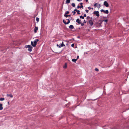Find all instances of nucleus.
<instances>
[{"label":"nucleus","instance_id":"1","mask_svg":"<svg viewBox=\"0 0 129 129\" xmlns=\"http://www.w3.org/2000/svg\"><path fill=\"white\" fill-rule=\"evenodd\" d=\"M25 47L26 48H28V50L29 52H31L32 51L33 47L30 45H26Z\"/></svg>","mask_w":129,"mask_h":129},{"label":"nucleus","instance_id":"2","mask_svg":"<svg viewBox=\"0 0 129 129\" xmlns=\"http://www.w3.org/2000/svg\"><path fill=\"white\" fill-rule=\"evenodd\" d=\"M38 41H34V42H33V41H32L31 43V45L34 47H35L37 44V42Z\"/></svg>","mask_w":129,"mask_h":129},{"label":"nucleus","instance_id":"3","mask_svg":"<svg viewBox=\"0 0 129 129\" xmlns=\"http://www.w3.org/2000/svg\"><path fill=\"white\" fill-rule=\"evenodd\" d=\"M99 12L98 11H95L93 12V14H94L95 15L97 16L98 17L99 16Z\"/></svg>","mask_w":129,"mask_h":129},{"label":"nucleus","instance_id":"4","mask_svg":"<svg viewBox=\"0 0 129 129\" xmlns=\"http://www.w3.org/2000/svg\"><path fill=\"white\" fill-rule=\"evenodd\" d=\"M57 46L59 48H60L62 47H63V46H65V45L63 44V42H62L61 43V44H57Z\"/></svg>","mask_w":129,"mask_h":129},{"label":"nucleus","instance_id":"5","mask_svg":"<svg viewBox=\"0 0 129 129\" xmlns=\"http://www.w3.org/2000/svg\"><path fill=\"white\" fill-rule=\"evenodd\" d=\"M66 20H69V22H66V21H65L63 19V22L65 24H68L70 23V20L69 19H66Z\"/></svg>","mask_w":129,"mask_h":129},{"label":"nucleus","instance_id":"6","mask_svg":"<svg viewBox=\"0 0 129 129\" xmlns=\"http://www.w3.org/2000/svg\"><path fill=\"white\" fill-rule=\"evenodd\" d=\"M101 12H104L106 14H108L109 13V11L108 10H106L105 11L103 9H102L101 10Z\"/></svg>","mask_w":129,"mask_h":129},{"label":"nucleus","instance_id":"7","mask_svg":"<svg viewBox=\"0 0 129 129\" xmlns=\"http://www.w3.org/2000/svg\"><path fill=\"white\" fill-rule=\"evenodd\" d=\"M104 5L106 7H108L109 6L108 3L106 1H105L104 2Z\"/></svg>","mask_w":129,"mask_h":129},{"label":"nucleus","instance_id":"8","mask_svg":"<svg viewBox=\"0 0 129 129\" xmlns=\"http://www.w3.org/2000/svg\"><path fill=\"white\" fill-rule=\"evenodd\" d=\"M76 22L78 24H80L81 23V20L80 19H77L76 20Z\"/></svg>","mask_w":129,"mask_h":129},{"label":"nucleus","instance_id":"9","mask_svg":"<svg viewBox=\"0 0 129 129\" xmlns=\"http://www.w3.org/2000/svg\"><path fill=\"white\" fill-rule=\"evenodd\" d=\"M89 23L90 24L91 26H92L93 24V23L91 20H90L89 21Z\"/></svg>","mask_w":129,"mask_h":129},{"label":"nucleus","instance_id":"10","mask_svg":"<svg viewBox=\"0 0 129 129\" xmlns=\"http://www.w3.org/2000/svg\"><path fill=\"white\" fill-rule=\"evenodd\" d=\"M38 29V27H35L34 29V32L35 33H36L37 32V30Z\"/></svg>","mask_w":129,"mask_h":129},{"label":"nucleus","instance_id":"11","mask_svg":"<svg viewBox=\"0 0 129 129\" xmlns=\"http://www.w3.org/2000/svg\"><path fill=\"white\" fill-rule=\"evenodd\" d=\"M69 28L70 29H73L74 28V27L73 25H70L69 27Z\"/></svg>","mask_w":129,"mask_h":129},{"label":"nucleus","instance_id":"12","mask_svg":"<svg viewBox=\"0 0 129 129\" xmlns=\"http://www.w3.org/2000/svg\"><path fill=\"white\" fill-rule=\"evenodd\" d=\"M74 11H76L77 12V14H80V13H79V12H80V11L79 10H78L76 9H75L74 10Z\"/></svg>","mask_w":129,"mask_h":129},{"label":"nucleus","instance_id":"13","mask_svg":"<svg viewBox=\"0 0 129 129\" xmlns=\"http://www.w3.org/2000/svg\"><path fill=\"white\" fill-rule=\"evenodd\" d=\"M7 96L8 97V96H10V97H11V98H13V95H12V94H7Z\"/></svg>","mask_w":129,"mask_h":129},{"label":"nucleus","instance_id":"14","mask_svg":"<svg viewBox=\"0 0 129 129\" xmlns=\"http://www.w3.org/2000/svg\"><path fill=\"white\" fill-rule=\"evenodd\" d=\"M3 105L2 104H0V109H1V110H2L3 109V107H2Z\"/></svg>","mask_w":129,"mask_h":129},{"label":"nucleus","instance_id":"15","mask_svg":"<svg viewBox=\"0 0 129 129\" xmlns=\"http://www.w3.org/2000/svg\"><path fill=\"white\" fill-rule=\"evenodd\" d=\"M70 0H66V4H68L70 3Z\"/></svg>","mask_w":129,"mask_h":129},{"label":"nucleus","instance_id":"16","mask_svg":"<svg viewBox=\"0 0 129 129\" xmlns=\"http://www.w3.org/2000/svg\"><path fill=\"white\" fill-rule=\"evenodd\" d=\"M77 60V59H72V61L76 62Z\"/></svg>","mask_w":129,"mask_h":129},{"label":"nucleus","instance_id":"17","mask_svg":"<svg viewBox=\"0 0 129 129\" xmlns=\"http://www.w3.org/2000/svg\"><path fill=\"white\" fill-rule=\"evenodd\" d=\"M67 67V64L66 63L64 65L63 67V68H66Z\"/></svg>","mask_w":129,"mask_h":129},{"label":"nucleus","instance_id":"18","mask_svg":"<svg viewBox=\"0 0 129 129\" xmlns=\"http://www.w3.org/2000/svg\"><path fill=\"white\" fill-rule=\"evenodd\" d=\"M101 5L100 4H99L98 5L96 6V7L98 8H100L101 7Z\"/></svg>","mask_w":129,"mask_h":129},{"label":"nucleus","instance_id":"19","mask_svg":"<svg viewBox=\"0 0 129 129\" xmlns=\"http://www.w3.org/2000/svg\"><path fill=\"white\" fill-rule=\"evenodd\" d=\"M72 6L73 7H75V5L74 3H72Z\"/></svg>","mask_w":129,"mask_h":129},{"label":"nucleus","instance_id":"20","mask_svg":"<svg viewBox=\"0 0 129 129\" xmlns=\"http://www.w3.org/2000/svg\"><path fill=\"white\" fill-rule=\"evenodd\" d=\"M5 100V98H0V100L1 101H4Z\"/></svg>","mask_w":129,"mask_h":129},{"label":"nucleus","instance_id":"21","mask_svg":"<svg viewBox=\"0 0 129 129\" xmlns=\"http://www.w3.org/2000/svg\"><path fill=\"white\" fill-rule=\"evenodd\" d=\"M80 18H82L83 19H84V17L83 16H80Z\"/></svg>","mask_w":129,"mask_h":129},{"label":"nucleus","instance_id":"22","mask_svg":"<svg viewBox=\"0 0 129 129\" xmlns=\"http://www.w3.org/2000/svg\"><path fill=\"white\" fill-rule=\"evenodd\" d=\"M36 20L37 22L39 21V19L38 17H37L36 18Z\"/></svg>","mask_w":129,"mask_h":129},{"label":"nucleus","instance_id":"23","mask_svg":"<svg viewBox=\"0 0 129 129\" xmlns=\"http://www.w3.org/2000/svg\"><path fill=\"white\" fill-rule=\"evenodd\" d=\"M108 21V20L107 19H106L105 20H103L102 21H104L106 22H107Z\"/></svg>","mask_w":129,"mask_h":129},{"label":"nucleus","instance_id":"24","mask_svg":"<svg viewBox=\"0 0 129 129\" xmlns=\"http://www.w3.org/2000/svg\"><path fill=\"white\" fill-rule=\"evenodd\" d=\"M69 13V11H66L65 13V14H68Z\"/></svg>","mask_w":129,"mask_h":129},{"label":"nucleus","instance_id":"25","mask_svg":"<svg viewBox=\"0 0 129 129\" xmlns=\"http://www.w3.org/2000/svg\"><path fill=\"white\" fill-rule=\"evenodd\" d=\"M64 16L66 18L68 17V15H67V14H64Z\"/></svg>","mask_w":129,"mask_h":129},{"label":"nucleus","instance_id":"26","mask_svg":"<svg viewBox=\"0 0 129 129\" xmlns=\"http://www.w3.org/2000/svg\"><path fill=\"white\" fill-rule=\"evenodd\" d=\"M76 11H74H74H73L72 12L73 13V14L74 15L76 13V12H75Z\"/></svg>","mask_w":129,"mask_h":129},{"label":"nucleus","instance_id":"27","mask_svg":"<svg viewBox=\"0 0 129 129\" xmlns=\"http://www.w3.org/2000/svg\"><path fill=\"white\" fill-rule=\"evenodd\" d=\"M82 26H83L84 25V24L83 23H82L81 22V23H80V24Z\"/></svg>","mask_w":129,"mask_h":129},{"label":"nucleus","instance_id":"28","mask_svg":"<svg viewBox=\"0 0 129 129\" xmlns=\"http://www.w3.org/2000/svg\"><path fill=\"white\" fill-rule=\"evenodd\" d=\"M85 11L87 13H88L89 12L88 10H85Z\"/></svg>","mask_w":129,"mask_h":129},{"label":"nucleus","instance_id":"29","mask_svg":"<svg viewBox=\"0 0 129 129\" xmlns=\"http://www.w3.org/2000/svg\"><path fill=\"white\" fill-rule=\"evenodd\" d=\"M98 4V3H95V4L94 5V6H96V5Z\"/></svg>","mask_w":129,"mask_h":129},{"label":"nucleus","instance_id":"30","mask_svg":"<svg viewBox=\"0 0 129 129\" xmlns=\"http://www.w3.org/2000/svg\"><path fill=\"white\" fill-rule=\"evenodd\" d=\"M95 70L96 71H99L98 69H97V68H96L95 69Z\"/></svg>","mask_w":129,"mask_h":129},{"label":"nucleus","instance_id":"31","mask_svg":"<svg viewBox=\"0 0 129 129\" xmlns=\"http://www.w3.org/2000/svg\"><path fill=\"white\" fill-rule=\"evenodd\" d=\"M74 44H72V45H71V46L72 47H74Z\"/></svg>","mask_w":129,"mask_h":129},{"label":"nucleus","instance_id":"32","mask_svg":"<svg viewBox=\"0 0 129 129\" xmlns=\"http://www.w3.org/2000/svg\"><path fill=\"white\" fill-rule=\"evenodd\" d=\"M80 8H82V9L83 8V7L82 5H81V6H80Z\"/></svg>","mask_w":129,"mask_h":129},{"label":"nucleus","instance_id":"33","mask_svg":"<svg viewBox=\"0 0 129 129\" xmlns=\"http://www.w3.org/2000/svg\"><path fill=\"white\" fill-rule=\"evenodd\" d=\"M90 17L89 16H87V19H88Z\"/></svg>","mask_w":129,"mask_h":129},{"label":"nucleus","instance_id":"34","mask_svg":"<svg viewBox=\"0 0 129 129\" xmlns=\"http://www.w3.org/2000/svg\"><path fill=\"white\" fill-rule=\"evenodd\" d=\"M84 23H86V20H84Z\"/></svg>","mask_w":129,"mask_h":129},{"label":"nucleus","instance_id":"35","mask_svg":"<svg viewBox=\"0 0 129 129\" xmlns=\"http://www.w3.org/2000/svg\"><path fill=\"white\" fill-rule=\"evenodd\" d=\"M84 17H86V14H84V16H83Z\"/></svg>","mask_w":129,"mask_h":129},{"label":"nucleus","instance_id":"36","mask_svg":"<svg viewBox=\"0 0 129 129\" xmlns=\"http://www.w3.org/2000/svg\"><path fill=\"white\" fill-rule=\"evenodd\" d=\"M88 9L90 10L91 9V8L90 7H88Z\"/></svg>","mask_w":129,"mask_h":129},{"label":"nucleus","instance_id":"37","mask_svg":"<svg viewBox=\"0 0 129 129\" xmlns=\"http://www.w3.org/2000/svg\"><path fill=\"white\" fill-rule=\"evenodd\" d=\"M79 56H77V58L76 59H78L79 58Z\"/></svg>","mask_w":129,"mask_h":129},{"label":"nucleus","instance_id":"38","mask_svg":"<svg viewBox=\"0 0 129 129\" xmlns=\"http://www.w3.org/2000/svg\"><path fill=\"white\" fill-rule=\"evenodd\" d=\"M80 5H82L83 3H80Z\"/></svg>","mask_w":129,"mask_h":129},{"label":"nucleus","instance_id":"39","mask_svg":"<svg viewBox=\"0 0 129 129\" xmlns=\"http://www.w3.org/2000/svg\"><path fill=\"white\" fill-rule=\"evenodd\" d=\"M80 8V6H77V8L78 9V8Z\"/></svg>","mask_w":129,"mask_h":129},{"label":"nucleus","instance_id":"40","mask_svg":"<svg viewBox=\"0 0 129 129\" xmlns=\"http://www.w3.org/2000/svg\"><path fill=\"white\" fill-rule=\"evenodd\" d=\"M71 16V15H68V17H70Z\"/></svg>","mask_w":129,"mask_h":129},{"label":"nucleus","instance_id":"41","mask_svg":"<svg viewBox=\"0 0 129 129\" xmlns=\"http://www.w3.org/2000/svg\"><path fill=\"white\" fill-rule=\"evenodd\" d=\"M78 1L80 2L81 1V0H77Z\"/></svg>","mask_w":129,"mask_h":129},{"label":"nucleus","instance_id":"42","mask_svg":"<svg viewBox=\"0 0 129 129\" xmlns=\"http://www.w3.org/2000/svg\"><path fill=\"white\" fill-rule=\"evenodd\" d=\"M97 99H94V100H92V101H95V100H96Z\"/></svg>","mask_w":129,"mask_h":129},{"label":"nucleus","instance_id":"43","mask_svg":"<svg viewBox=\"0 0 129 129\" xmlns=\"http://www.w3.org/2000/svg\"><path fill=\"white\" fill-rule=\"evenodd\" d=\"M35 40L38 41V40H39L38 39H36Z\"/></svg>","mask_w":129,"mask_h":129},{"label":"nucleus","instance_id":"44","mask_svg":"<svg viewBox=\"0 0 129 129\" xmlns=\"http://www.w3.org/2000/svg\"><path fill=\"white\" fill-rule=\"evenodd\" d=\"M70 18H71L70 19H71L72 18L71 17Z\"/></svg>","mask_w":129,"mask_h":129},{"label":"nucleus","instance_id":"45","mask_svg":"<svg viewBox=\"0 0 129 129\" xmlns=\"http://www.w3.org/2000/svg\"><path fill=\"white\" fill-rule=\"evenodd\" d=\"M101 45H100V44L99 45V46H101Z\"/></svg>","mask_w":129,"mask_h":129},{"label":"nucleus","instance_id":"46","mask_svg":"<svg viewBox=\"0 0 129 129\" xmlns=\"http://www.w3.org/2000/svg\"><path fill=\"white\" fill-rule=\"evenodd\" d=\"M91 9H93V8H92Z\"/></svg>","mask_w":129,"mask_h":129},{"label":"nucleus","instance_id":"47","mask_svg":"<svg viewBox=\"0 0 129 129\" xmlns=\"http://www.w3.org/2000/svg\"><path fill=\"white\" fill-rule=\"evenodd\" d=\"M69 40L71 41V40Z\"/></svg>","mask_w":129,"mask_h":129},{"label":"nucleus","instance_id":"48","mask_svg":"<svg viewBox=\"0 0 129 129\" xmlns=\"http://www.w3.org/2000/svg\"><path fill=\"white\" fill-rule=\"evenodd\" d=\"M1 110V109H0V110Z\"/></svg>","mask_w":129,"mask_h":129}]
</instances>
